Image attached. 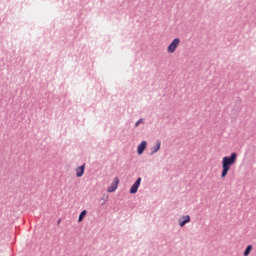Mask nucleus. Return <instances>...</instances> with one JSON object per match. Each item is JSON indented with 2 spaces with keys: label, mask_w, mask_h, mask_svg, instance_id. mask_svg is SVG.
<instances>
[{
  "label": "nucleus",
  "mask_w": 256,
  "mask_h": 256,
  "mask_svg": "<svg viewBox=\"0 0 256 256\" xmlns=\"http://www.w3.org/2000/svg\"><path fill=\"white\" fill-rule=\"evenodd\" d=\"M237 163V154L235 152L231 153L230 156H225L222 159V173L221 178L225 179L227 177V173L231 171V167Z\"/></svg>",
  "instance_id": "1"
},
{
  "label": "nucleus",
  "mask_w": 256,
  "mask_h": 256,
  "mask_svg": "<svg viewBox=\"0 0 256 256\" xmlns=\"http://www.w3.org/2000/svg\"><path fill=\"white\" fill-rule=\"evenodd\" d=\"M179 43H181V39L175 38L167 47V53H175L179 47Z\"/></svg>",
  "instance_id": "2"
},
{
  "label": "nucleus",
  "mask_w": 256,
  "mask_h": 256,
  "mask_svg": "<svg viewBox=\"0 0 256 256\" xmlns=\"http://www.w3.org/2000/svg\"><path fill=\"white\" fill-rule=\"evenodd\" d=\"M139 187H141V177H138L134 184L130 188V195H135L137 191H139Z\"/></svg>",
  "instance_id": "3"
},
{
  "label": "nucleus",
  "mask_w": 256,
  "mask_h": 256,
  "mask_svg": "<svg viewBox=\"0 0 256 256\" xmlns=\"http://www.w3.org/2000/svg\"><path fill=\"white\" fill-rule=\"evenodd\" d=\"M118 185H119V178L116 177V178H114L111 185L107 188V192L108 193H113V192L117 191Z\"/></svg>",
  "instance_id": "4"
},
{
  "label": "nucleus",
  "mask_w": 256,
  "mask_h": 256,
  "mask_svg": "<svg viewBox=\"0 0 256 256\" xmlns=\"http://www.w3.org/2000/svg\"><path fill=\"white\" fill-rule=\"evenodd\" d=\"M178 222H179L180 227H183V226H185L187 223H191V216H189V215L181 216V217L178 219Z\"/></svg>",
  "instance_id": "5"
},
{
  "label": "nucleus",
  "mask_w": 256,
  "mask_h": 256,
  "mask_svg": "<svg viewBox=\"0 0 256 256\" xmlns=\"http://www.w3.org/2000/svg\"><path fill=\"white\" fill-rule=\"evenodd\" d=\"M147 149V141H142L137 147L138 155H143L145 150Z\"/></svg>",
  "instance_id": "6"
},
{
  "label": "nucleus",
  "mask_w": 256,
  "mask_h": 256,
  "mask_svg": "<svg viewBox=\"0 0 256 256\" xmlns=\"http://www.w3.org/2000/svg\"><path fill=\"white\" fill-rule=\"evenodd\" d=\"M161 149V140H157L155 145L151 148L150 155H155Z\"/></svg>",
  "instance_id": "7"
},
{
  "label": "nucleus",
  "mask_w": 256,
  "mask_h": 256,
  "mask_svg": "<svg viewBox=\"0 0 256 256\" xmlns=\"http://www.w3.org/2000/svg\"><path fill=\"white\" fill-rule=\"evenodd\" d=\"M85 174V163L76 168V177H81Z\"/></svg>",
  "instance_id": "8"
},
{
  "label": "nucleus",
  "mask_w": 256,
  "mask_h": 256,
  "mask_svg": "<svg viewBox=\"0 0 256 256\" xmlns=\"http://www.w3.org/2000/svg\"><path fill=\"white\" fill-rule=\"evenodd\" d=\"M87 215V210H83L78 217V223H81L85 219V216Z\"/></svg>",
  "instance_id": "9"
},
{
  "label": "nucleus",
  "mask_w": 256,
  "mask_h": 256,
  "mask_svg": "<svg viewBox=\"0 0 256 256\" xmlns=\"http://www.w3.org/2000/svg\"><path fill=\"white\" fill-rule=\"evenodd\" d=\"M253 251V245H248L244 250V256H249V254Z\"/></svg>",
  "instance_id": "10"
},
{
  "label": "nucleus",
  "mask_w": 256,
  "mask_h": 256,
  "mask_svg": "<svg viewBox=\"0 0 256 256\" xmlns=\"http://www.w3.org/2000/svg\"><path fill=\"white\" fill-rule=\"evenodd\" d=\"M141 123H144L143 118H140V119L135 123V127H139V125H141Z\"/></svg>",
  "instance_id": "11"
},
{
  "label": "nucleus",
  "mask_w": 256,
  "mask_h": 256,
  "mask_svg": "<svg viewBox=\"0 0 256 256\" xmlns=\"http://www.w3.org/2000/svg\"><path fill=\"white\" fill-rule=\"evenodd\" d=\"M58 223H61V220H58Z\"/></svg>",
  "instance_id": "12"
}]
</instances>
